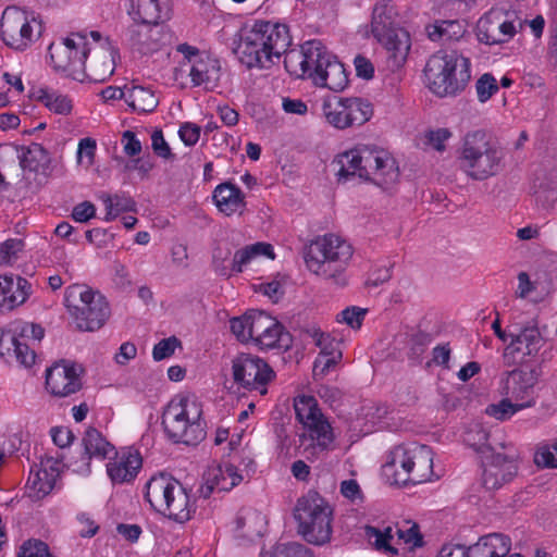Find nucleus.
<instances>
[{"label":"nucleus","instance_id":"1","mask_svg":"<svg viewBox=\"0 0 557 557\" xmlns=\"http://www.w3.org/2000/svg\"><path fill=\"white\" fill-rule=\"evenodd\" d=\"M292 44L286 25L258 21L251 30L239 41L235 53L247 67L268 69L288 52Z\"/></svg>","mask_w":557,"mask_h":557},{"label":"nucleus","instance_id":"2","mask_svg":"<svg viewBox=\"0 0 557 557\" xmlns=\"http://www.w3.org/2000/svg\"><path fill=\"white\" fill-rule=\"evenodd\" d=\"M354 250L349 243L335 234L317 237L306 248L307 268L322 280L336 285L347 284L346 270Z\"/></svg>","mask_w":557,"mask_h":557},{"label":"nucleus","instance_id":"3","mask_svg":"<svg viewBox=\"0 0 557 557\" xmlns=\"http://www.w3.org/2000/svg\"><path fill=\"white\" fill-rule=\"evenodd\" d=\"M202 414V404L195 395H176L162 414L165 435L175 444H199L207 434Z\"/></svg>","mask_w":557,"mask_h":557},{"label":"nucleus","instance_id":"4","mask_svg":"<svg viewBox=\"0 0 557 557\" xmlns=\"http://www.w3.org/2000/svg\"><path fill=\"white\" fill-rule=\"evenodd\" d=\"M470 66V60L457 51L437 52L424 67L426 87L437 97H455L469 84Z\"/></svg>","mask_w":557,"mask_h":557},{"label":"nucleus","instance_id":"5","mask_svg":"<svg viewBox=\"0 0 557 557\" xmlns=\"http://www.w3.org/2000/svg\"><path fill=\"white\" fill-rule=\"evenodd\" d=\"M397 17L392 0H379L373 8L371 32L384 46L391 71H396L405 64L411 47L410 35L398 26Z\"/></svg>","mask_w":557,"mask_h":557},{"label":"nucleus","instance_id":"6","mask_svg":"<svg viewBox=\"0 0 557 557\" xmlns=\"http://www.w3.org/2000/svg\"><path fill=\"white\" fill-rule=\"evenodd\" d=\"M504 156L503 149L485 132L474 131L462 140L459 168L471 180L484 181L498 174Z\"/></svg>","mask_w":557,"mask_h":557},{"label":"nucleus","instance_id":"7","mask_svg":"<svg viewBox=\"0 0 557 557\" xmlns=\"http://www.w3.org/2000/svg\"><path fill=\"white\" fill-rule=\"evenodd\" d=\"M294 518L297 533L309 544L322 546L333 533V508L318 492L309 491L297 499Z\"/></svg>","mask_w":557,"mask_h":557},{"label":"nucleus","instance_id":"8","mask_svg":"<svg viewBox=\"0 0 557 557\" xmlns=\"http://www.w3.org/2000/svg\"><path fill=\"white\" fill-rule=\"evenodd\" d=\"M64 306L81 332H95L101 329L111 314L107 298L84 284H73L65 288Z\"/></svg>","mask_w":557,"mask_h":557},{"label":"nucleus","instance_id":"9","mask_svg":"<svg viewBox=\"0 0 557 557\" xmlns=\"http://www.w3.org/2000/svg\"><path fill=\"white\" fill-rule=\"evenodd\" d=\"M145 499L156 511L178 523L188 521L195 512L183 485L166 473L152 475L148 480Z\"/></svg>","mask_w":557,"mask_h":557},{"label":"nucleus","instance_id":"10","mask_svg":"<svg viewBox=\"0 0 557 557\" xmlns=\"http://www.w3.org/2000/svg\"><path fill=\"white\" fill-rule=\"evenodd\" d=\"M384 468L393 471V482L397 485L424 483L433 475V451L417 443L398 445Z\"/></svg>","mask_w":557,"mask_h":557},{"label":"nucleus","instance_id":"11","mask_svg":"<svg viewBox=\"0 0 557 557\" xmlns=\"http://www.w3.org/2000/svg\"><path fill=\"white\" fill-rule=\"evenodd\" d=\"M48 51L54 71L78 82L86 78V61L91 48L85 35L73 34L60 42H52Z\"/></svg>","mask_w":557,"mask_h":557},{"label":"nucleus","instance_id":"12","mask_svg":"<svg viewBox=\"0 0 557 557\" xmlns=\"http://www.w3.org/2000/svg\"><path fill=\"white\" fill-rule=\"evenodd\" d=\"M41 34V24L26 11L8 7L0 21V36L3 42L14 49L23 51Z\"/></svg>","mask_w":557,"mask_h":557},{"label":"nucleus","instance_id":"13","mask_svg":"<svg viewBox=\"0 0 557 557\" xmlns=\"http://www.w3.org/2000/svg\"><path fill=\"white\" fill-rule=\"evenodd\" d=\"M232 374L238 388L248 392L268 393V384L275 377V372L260 357L251 354H239L232 361Z\"/></svg>","mask_w":557,"mask_h":557},{"label":"nucleus","instance_id":"14","mask_svg":"<svg viewBox=\"0 0 557 557\" xmlns=\"http://www.w3.org/2000/svg\"><path fill=\"white\" fill-rule=\"evenodd\" d=\"M332 55L320 40H308L300 46V50H290L286 53L284 65L286 71L296 78H310L322 72L324 64Z\"/></svg>","mask_w":557,"mask_h":557},{"label":"nucleus","instance_id":"15","mask_svg":"<svg viewBox=\"0 0 557 557\" xmlns=\"http://www.w3.org/2000/svg\"><path fill=\"white\" fill-rule=\"evenodd\" d=\"M542 375L539 366L521 367L503 374L502 393L518 403L520 408H530L536 404V385Z\"/></svg>","mask_w":557,"mask_h":557},{"label":"nucleus","instance_id":"16","mask_svg":"<svg viewBox=\"0 0 557 557\" xmlns=\"http://www.w3.org/2000/svg\"><path fill=\"white\" fill-rule=\"evenodd\" d=\"M123 40L133 52L148 55L166 46L171 34L160 23L134 21L125 29Z\"/></svg>","mask_w":557,"mask_h":557},{"label":"nucleus","instance_id":"17","mask_svg":"<svg viewBox=\"0 0 557 557\" xmlns=\"http://www.w3.org/2000/svg\"><path fill=\"white\" fill-rule=\"evenodd\" d=\"M82 368L62 360L47 369L46 386L54 396L66 397L82 387L79 375Z\"/></svg>","mask_w":557,"mask_h":557},{"label":"nucleus","instance_id":"18","mask_svg":"<svg viewBox=\"0 0 557 557\" xmlns=\"http://www.w3.org/2000/svg\"><path fill=\"white\" fill-rule=\"evenodd\" d=\"M517 474L515 456L493 453L483 458L482 484L486 490H497Z\"/></svg>","mask_w":557,"mask_h":557},{"label":"nucleus","instance_id":"19","mask_svg":"<svg viewBox=\"0 0 557 557\" xmlns=\"http://www.w3.org/2000/svg\"><path fill=\"white\" fill-rule=\"evenodd\" d=\"M301 424L304 433L300 435V446H304L307 458L331 448L334 442V434L324 414H319L317 418Z\"/></svg>","mask_w":557,"mask_h":557},{"label":"nucleus","instance_id":"20","mask_svg":"<svg viewBox=\"0 0 557 557\" xmlns=\"http://www.w3.org/2000/svg\"><path fill=\"white\" fill-rule=\"evenodd\" d=\"M364 163L370 173V180L379 187L391 189L399 180V169L396 160L383 150L369 149Z\"/></svg>","mask_w":557,"mask_h":557},{"label":"nucleus","instance_id":"21","mask_svg":"<svg viewBox=\"0 0 557 557\" xmlns=\"http://www.w3.org/2000/svg\"><path fill=\"white\" fill-rule=\"evenodd\" d=\"M143 467V458L132 447L115 453L113 460L107 463V473L113 484L131 483Z\"/></svg>","mask_w":557,"mask_h":557},{"label":"nucleus","instance_id":"22","mask_svg":"<svg viewBox=\"0 0 557 557\" xmlns=\"http://www.w3.org/2000/svg\"><path fill=\"white\" fill-rule=\"evenodd\" d=\"M368 147L351 149L338 154L332 162V168L339 183H345L358 176L363 181L370 180L371 171L364 163V157L369 153Z\"/></svg>","mask_w":557,"mask_h":557},{"label":"nucleus","instance_id":"23","mask_svg":"<svg viewBox=\"0 0 557 557\" xmlns=\"http://www.w3.org/2000/svg\"><path fill=\"white\" fill-rule=\"evenodd\" d=\"M32 284L24 277L0 276V313L23 305L32 295Z\"/></svg>","mask_w":557,"mask_h":557},{"label":"nucleus","instance_id":"24","mask_svg":"<svg viewBox=\"0 0 557 557\" xmlns=\"http://www.w3.org/2000/svg\"><path fill=\"white\" fill-rule=\"evenodd\" d=\"M128 14L133 21L160 23L170 20L172 0H132Z\"/></svg>","mask_w":557,"mask_h":557},{"label":"nucleus","instance_id":"25","mask_svg":"<svg viewBox=\"0 0 557 557\" xmlns=\"http://www.w3.org/2000/svg\"><path fill=\"white\" fill-rule=\"evenodd\" d=\"M545 344V338L539 329L537 319H532L518 333H510L509 346L516 347L523 355L535 357Z\"/></svg>","mask_w":557,"mask_h":557},{"label":"nucleus","instance_id":"26","mask_svg":"<svg viewBox=\"0 0 557 557\" xmlns=\"http://www.w3.org/2000/svg\"><path fill=\"white\" fill-rule=\"evenodd\" d=\"M212 198L219 211L227 216L237 212L242 214L246 207L244 193L230 182L218 185L213 190Z\"/></svg>","mask_w":557,"mask_h":557},{"label":"nucleus","instance_id":"27","mask_svg":"<svg viewBox=\"0 0 557 557\" xmlns=\"http://www.w3.org/2000/svg\"><path fill=\"white\" fill-rule=\"evenodd\" d=\"M511 541L500 533L481 536L479 541L467 547L469 557H506L510 552Z\"/></svg>","mask_w":557,"mask_h":557},{"label":"nucleus","instance_id":"28","mask_svg":"<svg viewBox=\"0 0 557 557\" xmlns=\"http://www.w3.org/2000/svg\"><path fill=\"white\" fill-rule=\"evenodd\" d=\"M101 46L102 50L94 51L91 59L88 62L86 61V78L104 81L114 72V55L116 51L112 49L108 38L104 39V44Z\"/></svg>","mask_w":557,"mask_h":557},{"label":"nucleus","instance_id":"29","mask_svg":"<svg viewBox=\"0 0 557 557\" xmlns=\"http://www.w3.org/2000/svg\"><path fill=\"white\" fill-rule=\"evenodd\" d=\"M159 97L150 87L126 84V104L133 112L146 114L153 112L159 104Z\"/></svg>","mask_w":557,"mask_h":557},{"label":"nucleus","instance_id":"30","mask_svg":"<svg viewBox=\"0 0 557 557\" xmlns=\"http://www.w3.org/2000/svg\"><path fill=\"white\" fill-rule=\"evenodd\" d=\"M313 84L333 91L343 90L348 84V76L344 65L332 54L324 64L322 72L314 75Z\"/></svg>","mask_w":557,"mask_h":557},{"label":"nucleus","instance_id":"31","mask_svg":"<svg viewBox=\"0 0 557 557\" xmlns=\"http://www.w3.org/2000/svg\"><path fill=\"white\" fill-rule=\"evenodd\" d=\"M55 478L53 468H32L25 486L26 496L35 502L42 499L53 490Z\"/></svg>","mask_w":557,"mask_h":557},{"label":"nucleus","instance_id":"32","mask_svg":"<svg viewBox=\"0 0 557 557\" xmlns=\"http://www.w3.org/2000/svg\"><path fill=\"white\" fill-rule=\"evenodd\" d=\"M15 150L21 151L17 158L23 170L45 173L49 169L50 154L40 144L32 143L28 147H15Z\"/></svg>","mask_w":557,"mask_h":557},{"label":"nucleus","instance_id":"33","mask_svg":"<svg viewBox=\"0 0 557 557\" xmlns=\"http://www.w3.org/2000/svg\"><path fill=\"white\" fill-rule=\"evenodd\" d=\"M189 76L195 86L213 85L220 78L219 61L209 57L194 60Z\"/></svg>","mask_w":557,"mask_h":557},{"label":"nucleus","instance_id":"34","mask_svg":"<svg viewBox=\"0 0 557 557\" xmlns=\"http://www.w3.org/2000/svg\"><path fill=\"white\" fill-rule=\"evenodd\" d=\"M82 443L88 459L97 458L103 460L114 453V446L95 428L86 430Z\"/></svg>","mask_w":557,"mask_h":557},{"label":"nucleus","instance_id":"35","mask_svg":"<svg viewBox=\"0 0 557 557\" xmlns=\"http://www.w3.org/2000/svg\"><path fill=\"white\" fill-rule=\"evenodd\" d=\"M34 97L55 114L69 115L73 110L72 99L57 90L40 88L34 94Z\"/></svg>","mask_w":557,"mask_h":557},{"label":"nucleus","instance_id":"36","mask_svg":"<svg viewBox=\"0 0 557 557\" xmlns=\"http://www.w3.org/2000/svg\"><path fill=\"white\" fill-rule=\"evenodd\" d=\"M207 471L209 473V482H213L219 492L231 491L243 479L237 472V468L231 463L214 466Z\"/></svg>","mask_w":557,"mask_h":557},{"label":"nucleus","instance_id":"37","mask_svg":"<svg viewBox=\"0 0 557 557\" xmlns=\"http://www.w3.org/2000/svg\"><path fill=\"white\" fill-rule=\"evenodd\" d=\"M260 256H267L270 259H274L272 246L265 243H256L238 249L234 253L231 269L236 273H240L244 267Z\"/></svg>","mask_w":557,"mask_h":557},{"label":"nucleus","instance_id":"38","mask_svg":"<svg viewBox=\"0 0 557 557\" xmlns=\"http://www.w3.org/2000/svg\"><path fill=\"white\" fill-rule=\"evenodd\" d=\"M255 344L261 349H288L292 346V336L275 319V325L269 327Z\"/></svg>","mask_w":557,"mask_h":557},{"label":"nucleus","instance_id":"39","mask_svg":"<svg viewBox=\"0 0 557 557\" xmlns=\"http://www.w3.org/2000/svg\"><path fill=\"white\" fill-rule=\"evenodd\" d=\"M490 433L479 423L471 424L465 432L463 442L480 453L483 458L495 453L494 447L488 443Z\"/></svg>","mask_w":557,"mask_h":557},{"label":"nucleus","instance_id":"40","mask_svg":"<svg viewBox=\"0 0 557 557\" xmlns=\"http://www.w3.org/2000/svg\"><path fill=\"white\" fill-rule=\"evenodd\" d=\"M498 12L491 11L483 15L476 24V36L481 42L486 45L502 44L498 30Z\"/></svg>","mask_w":557,"mask_h":557},{"label":"nucleus","instance_id":"41","mask_svg":"<svg viewBox=\"0 0 557 557\" xmlns=\"http://www.w3.org/2000/svg\"><path fill=\"white\" fill-rule=\"evenodd\" d=\"M348 111L349 127L360 126L368 122L372 114V104L362 98H345Z\"/></svg>","mask_w":557,"mask_h":557},{"label":"nucleus","instance_id":"42","mask_svg":"<svg viewBox=\"0 0 557 557\" xmlns=\"http://www.w3.org/2000/svg\"><path fill=\"white\" fill-rule=\"evenodd\" d=\"M106 206L104 221L114 220L122 212L135 211L136 202L126 195H104L101 197Z\"/></svg>","mask_w":557,"mask_h":557},{"label":"nucleus","instance_id":"43","mask_svg":"<svg viewBox=\"0 0 557 557\" xmlns=\"http://www.w3.org/2000/svg\"><path fill=\"white\" fill-rule=\"evenodd\" d=\"M323 113L326 121L338 129L349 127L348 111L345 99L336 102H325L323 104Z\"/></svg>","mask_w":557,"mask_h":557},{"label":"nucleus","instance_id":"44","mask_svg":"<svg viewBox=\"0 0 557 557\" xmlns=\"http://www.w3.org/2000/svg\"><path fill=\"white\" fill-rule=\"evenodd\" d=\"M294 409L296 418L300 423L323 414L319 408L318 400L313 396L302 395L295 399Z\"/></svg>","mask_w":557,"mask_h":557},{"label":"nucleus","instance_id":"45","mask_svg":"<svg viewBox=\"0 0 557 557\" xmlns=\"http://www.w3.org/2000/svg\"><path fill=\"white\" fill-rule=\"evenodd\" d=\"M275 325V319L263 311L251 310L250 334L255 343L269 327Z\"/></svg>","mask_w":557,"mask_h":557},{"label":"nucleus","instance_id":"46","mask_svg":"<svg viewBox=\"0 0 557 557\" xmlns=\"http://www.w3.org/2000/svg\"><path fill=\"white\" fill-rule=\"evenodd\" d=\"M392 527L385 528L383 531L375 527H367L366 533L369 537H374V544L377 549H383L391 556L397 555L398 550L389 545V541L393 539Z\"/></svg>","mask_w":557,"mask_h":557},{"label":"nucleus","instance_id":"47","mask_svg":"<svg viewBox=\"0 0 557 557\" xmlns=\"http://www.w3.org/2000/svg\"><path fill=\"white\" fill-rule=\"evenodd\" d=\"M522 409L523 408H520L518 403L506 397L496 405H490L486 409V413L496 418L497 420L504 421Z\"/></svg>","mask_w":557,"mask_h":557},{"label":"nucleus","instance_id":"48","mask_svg":"<svg viewBox=\"0 0 557 557\" xmlns=\"http://www.w3.org/2000/svg\"><path fill=\"white\" fill-rule=\"evenodd\" d=\"M16 557H54L48 545L40 540H28L24 542Z\"/></svg>","mask_w":557,"mask_h":557},{"label":"nucleus","instance_id":"49","mask_svg":"<svg viewBox=\"0 0 557 557\" xmlns=\"http://www.w3.org/2000/svg\"><path fill=\"white\" fill-rule=\"evenodd\" d=\"M475 89L479 101L486 102L498 91V84L492 74L485 73L476 81Z\"/></svg>","mask_w":557,"mask_h":557},{"label":"nucleus","instance_id":"50","mask_svg":"<svg viewBox=\"0 0 557 557\" xmlns=\"http://www.w3.org/2000/svg\"><path fill=\"white\" fill-rule=\"evenodd\" d=\"M250 318H251V310L247 311L244 315L238 318H233L230 321L231 324V331L232 333L237 337L238 341L246 343L251 341V334H250Z\"/></svg>","mask_w":557,"mask_h":557},{"label":"nucleus","instance_id":"51","mask_svg":"<svg viewBox=\"0 0 557 557\" xmlns=\"http://www.w3.org/2000/svg\"><path fill=\"white\" fill-rule=\"evenodd\" d=\"M24 243L17 238H11L0 245V265L11 264L17 259V255L22 251Z\"/></svg>","mask_w":557,"mask_h":557},{"label":"nucleus","instance_id":"52","mask_svg":"<svg viewBox=\"0 0 557 557\" xmlns=\"http://www.w3.org/2000/svg\"><path fill=\"white\" fill-rule=\"evenodd\" d=\"M16 323L12 324L9 329H0V355L11 356L20 334Z\"/></svg>","mask_w":557,"mask_h":557},{"label":"nucleus","instance_id":"53","mask_svg":"<svg viewBox=\"0 0 557 557\" xmlns=\"http://www.w3.org/2000/svg\"><path fill=\"white\" fill-rule=\"evenodd\" d=\"M11 356H14L16 360L25 367L33 366L36 358L34 349H32L27 341L23 339L21 336L17 339Z\"/></svg>","mask_w":557,"mask_h":557},{"label":"nucleus","instance_id":"54","mask_svg":"<svg viewBox=\"0 0 557 557\" xmlns=\"http://www.w3.org/2000/svg\"><path fill=\"white\" fill-rule=\"evenodd\" d=\"M151 148L158 157H160L164 160H174V158H175L169 144L165 141L161 129H154L152 132Z\"/></svg>","mask_w":557,"mask_h":557},{"label":"nucleus","instance_id":"55","mask_svg":"<svg viewBox=\"0 0 557 557\" xmlns=\"http://www.w3.org/2000/svg\"><path fill=\"white\" fill-rule=\"evenodd\" d=\"M534 462L543 468H557V443L540 448L534 455Z\"/></svg>","mask_w":557,"mask_h":557},{"label":"nucleus","instance_id":"56","mask_svg":"<svg viewBox=\"0 0 557 557\" xmlns=\"http://www.w3.org/2000/svg\"><path fill=\"white\" fill-rule=\"evenodd\" d=\"M231 256V250L228 248L216 247L213 250L212 255V265L214 271L222 276L230 275V267L227 261Z\"/></svg>","mask_w":557,"mask_h":557},{"label":"nucleus","instance_id":"57","mask_svg":"<svg viewBox=\"0 0 557 557\" xmlns=\"http://www.w3.org/2000/svg\"><path fill=\"white\" fill-rule=\"evenodd\" d=\"M180 345V341L175 336L164 338L154 345L152 350L153 359L157 361L171 357L175 348Z\"/></svg>","mask_w":557,"mask_h":557},{"label":"nucleus","instance_id":"58","mask_svg":"<svg viewBox=\"0 0 557 557\" xmlns=\"http://www.w3.org/2000/svg\"><path fill=\"white\" fill-rule=\"evenodd\" d=\"M314 343L321 349L320 355H334L336 351H341L338 343L335 342L329 334H325L319 330H314L311 334Z\"/></svg>","mask_w":557,"mask_h":557},{"label":"nucleus","instance_id":"59","mask_svg":"<svg viewBox=\"0 0 557 557\" xmlns=\"http://www.w3.org/2000/svg\"><path fill=\"white\" fill-rule=\"evenodd\" d=\"M342 358V351H336L334 355H320L313 364V375L323 376L331 368H333L337 360Z\"/></svg>","mask_w":557,"mask_h":557},{"label":"nucleus","instance_id":"60","mask_svg":"<svg viewBox=\"0 0 557 557\" xmlns=\"http://www.w3.org/2000/svg\"><path fill=\"white\" fill-rule=\"evenodd\" d=\"M397 535L399 540L405 544L411 545L412 548L421 547L423 545V537L417 523H412L406 530L397 528Z\"/></svg>","mask_w":557,"mask_h":557},{"label":"nucleus","instance_id":"61","mask_svg":"<svg viewBox=\"0 0 557 557\" xmlns=\"http://www.w3.org/2000/svg\"><path fill=\"white\" fill-rule=\"evenodd\" d=\"M96 153V140L86 137L79 140L77 148V162L83 163L84 157L87 159L86 165L90 166L94 163Z\"/></svg>","mask_w":557,"mask_h":557},{"label":"nucleus","instance_id":"62","mask_svg":"<svg viewBox=\"0 0 557 557\" xmlns=\"http://www.w3.org/2000/svg\"><path fill=\"white\" fill-rule=\"evenodd\" d=\"M20 336L25 341H41L45 335V330L41 325L28 322L16 323Z\"/></svg>","mask_w":557,"mask_h":557},{"label":"nucleus","instance_id":"63","mask_svg":"<svg viewBox=\"0 0 557 557\" xmlns=\"http://www.w3.org/2000/svg\"><path fill=\"white\" fill-rule=\"evenodd\" d=\"M367 313L366 309H361L359 307H348L341 312V317L343 322L347 323L352 329H360L364 315Z\"/></svg>","mask_w":557,"mask_h":557},{"label":"nucleus","instance_id":"64","mask_svg":"<svg viewBox=\"0 0 557 557\" xmlns=\"http://www.w3.org/2000/svg\"><path fill=\"white\" fill-rule=\"evenodd\" d=\"M201 128L195 123L186 122L181 125L178 135L186 146H194L200 137Z\"/></svg>","mask_w":557,"mask_h":557}]
</instances>
